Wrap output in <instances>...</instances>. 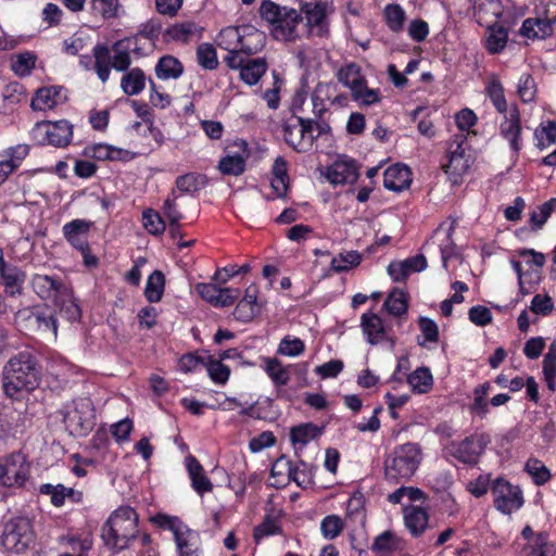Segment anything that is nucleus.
Returning a JSON list of instances; mask_svg holds the SVG:
<instances>
[{
    "label": "nucleus",
    "mask_w": 556,
    "mask_h": 556,
    "mask_svg": "<svg viewBox=\"0 0 556 556\" xmlns=\"http://www.w3.org/2000/svg\"><path fill=\"white\" fill-rule=\"evenodd\" d=\"M447 163L442 165L453 185H459L475 162V155L468 143V135L458 132L446 142Z\"/></svg>",
    "instance_id": "5"
},
{
    "label": "nucleus",
    "mask_w": 556,
    "mask_h": 556,
    "mask_svg": "<svg viewBox=\"0 0 556 556\" xmlns=\"http://www.w3.org/2000/svg\"><path fill=\"white\" fill-rule=\"evenodd\" d=\"M91 226V222L76 218L63 225L62 233L73 249L77 251L80 249H87Z\"/></svg>",
    "instance_id": "24"
},
{
    "label": "nucleus",
    "mask_w": 556,
    "mask_h": 556,
    "mask_svg": "<svg viewBox=\"0 0 556 556\" xmlns=\"http://www.w3.org/2000/svg\"><path fill=\"white\" fill-rule=\"evenodd\" d=\"M53 303L54 306L58 307L60 315L70 323L80 320L81 308L77 300L74 298L73 291L68 287H66L65 294L58 296Z\"/></svg>",
    "instance_id": "33"
},
{
    "label": "nucleus",
    "mask_w": 556,
    "mask_h": 556,
    "mask_svg": "<svg viewBox=\"0 0 556 556\" xmlns=\"http://www.w3.org/2000/svg\"><path fill=\"white\" fill-rule=\"evenodd\" d=\"M281 130L285 142L299 153L309 151L316 141L311 118L292 115L283 122Z\"/></svg>",
    "instance_id": "10"
},
{
    "label": "nucleus",
    "mask_w": 556,
    "mask_h": 556,
    "mask_svg": "<svg viewBox=\"0 0 556 556\" xmlns=\"http://www.w3.org/2000/svg\"><path fill=\"white\" fill-rule=\"evenodd\" d=\"M556 211V198H551L543 204L539 205L530 213L529 224L532 231H538L543 228L545 223L551 217L552 213Z\"/></svg>",
    "instance_id": "45"
},
{
    "label": "nucleus",
    "mask_w": 556,
    "mask_h": 556,
    "mask_svg": "<svg viewBox=\"0 0 556 556\" xmlns=\"http://www.w3.org/2000/svg\"><path fill=\"white\" fill-rule=\"evenodd\" d=\"M200 175L195 173H188L185 175H180L176 178V188L181 193H193L198 192L201 189V184L199 182Z\"/></svg>",
    "instance_id": "64"
},
{
    "label": "nucleus",
    "mask_w": 556,
    "mask_h": 556,
    "mask_svg": "<svg viewBox=\"0 0 556 556\" xmlns=\"http://www.w3.org/2000/svg\"><path fill=\"white\" fill-rule=\"evenodd\" d=\"M522 126L520 111L516 104H514L506 114L500 125L501 136L508 141L511 151L518 155L522 149L521 139Z\"/></svg>",
    "instance_id": "16"
},
{
    "label": "nucleus",
    "mask_w": 556,
    "mask_h": 556,
    "mask_svg": "<svg viewBox=\"0 0 556 556\" xmlns=\"http://www.w3.org/2000/svg\"><path fill=\"white\" fill-rule=\"evenodd\" d=\"M195 56L198 64L206 71H214L219 62L215 47L210 42H202L197 47Z\"/></svg>",
    "instance_id": "49"
},
{
    "label": "nucleus",
    "mask_w": 556,
    "mask_h": 556,
    "mask_svg": "<svg viewBox=\"0 0 556 556\" xmlns=\"http://www.w3.org/2000/svg\"><path fill=\"white\" fill-rule=\"evenodd\" d=\"M67 486L62 483L51 484V483H42L39 485V493L42 495L50 496V503L54 507H62L67 500Z\"/></svg>",
    "instance_id": "55"
},
{
    "label": "nucleus",
    "mask_w": 556,
    "mask_h": 556,
    "mask_svg": "<svg viewBox=\"0 0 556 556\" xmlns=\"http://www.w3.org/2000/svg\"><path fill=\"white\" fill-rule=\"evenodd\" d=\"M138 535V514L130 506L115 509L102 526L101 538L111 548L122 551Z\"/></svg>",
    "instance_id": "3"
},
{
    "label": "nucleus",
    "mask_w": 556,
    "mask_h": 556,
    "mask_svg": "<svg viewBox=\"0 0 556 556\" xmlns=\"http://www.w3.org/2000/svg\"><path fill=\"white\" fill-rule=\"evenodd\" d=\"M165 288V276L161 270H154L147 279L144 296L150 303L162 300Z\"/></svg>",
    "instance_id": "44"
},
{
    "label": "nucleus",
    "mask_w": 556,
    "mask_h": 556,
    "mask_svg": "<svg viewBox=\"0 0 556 556\" xmlns=\"http://www.w3.org/2000/svg\"><path fill=\"white\" fill-rule=\"evenodd\" d=\"M402 539L393 531L387 530L377 535L372 542L374 553H392L401 548Z\"/></svg>",
    "instance_id": "48"
},
{
    "label": "nucleus",
    "mask_w": 556,
    "mask_h": 556,
    "mask_svg": "<svg viewBox=\"0 0 556 556\" xmlns=\"http://www.w3.org/2000/svg\"><path fill=\"white\" fill-rule=\"evenodd\" d=\"M178 556H202V540L198 531L188 526L174 538Z\"/></svg>",
    "instance_id": "27"
},
{
    "label": "nucleus",
    "mask_w": 556,
    "mask_h": 556,
    "mask_svg": "<svg viewBox=\"0 0 556 556\" xmlns=\"http://www.w3.org/2000/svg\"><path fill=\"white\" fill-rule=\"evenodd\" d=\"M142 225L153 236H161L166 229V224L161 214L153 208H146L142 212Z\"/></svg>",
    "instance_id": "52"
},
{
    "label": "nucleus",
    "mask_w": 556,
    "mask_h": 556,
    "mask_svg": "<svg viewBox=\"0 0 556 556\" xmlns=\"http://www.w3.org/2000/svg\"><path fill=\"white\" fill-rule=\"evenodd\" d=\"M35 63L36 56L33 53L26 52L16 56L12 63V70L16 75L24 77L31 73Z\"/></svg>",
    "instance_id": "63"
},
{
    "label": "nucleus",
    "mask_w": 556,
    "mask_h": 556,
    "mask_svg": "<svg viewBox=\"0 0 556 556\" xmlns=\"http://www.w3.org/2000/svg\"><path fill=\"white\" fill-rule=\"evenodd\" d=\"M535 147L545 150L556 143V121L542 122L534 130Z\"/></svg>",
    "instance_id": "43"
},
{
    "label": "nucleus",
    "mask_w": 556,
    "mask_h": 556,
    "mask_svg": "<svg viewBox=\"0 0 556 556\" xmlns=\"http://www.w3.org/2000/svg\"><path fill=\"white\" fill-rule=\"evenodd\" d=\"M29 151L28 144L20 143L9 147L0 153V186L5 182L11 174L20 168Z\"/></svg>",
    "instance_id": "21"
},
{
    "label": "nucleus",
    "mask_w": 556,
    "mask_h": 556,
    "mask_svg": "<svg viewBox=\"0 0 556 556\" xmlns=\"http://www.w3.org/2000/svg\"><path fill=\"white\" fill-rule=\"evenodd\" d=\"M525 471L532 477L535 485H544L552 479L549 469L543 464L542 460L535 457H530L525 466Z\"/></svg>",
    "instance_id": "50"
},
{
    "label": "nucleus",
    "mask_w": 556,
    "mask_h": 556,
    "mask_svg": "<svg viewBox=\"0 0 556 556\" xmlns=\"http://www.w3.org/2000/svg\"><path fill=\"white\" fill-rule=\"evenodd\" d=\"M383 305L389 314L401 317L408 311V294L402 289H393Z\"/></svg>",
    "instance_id": "42"
},
{
    "label": "nucleus",
    "mask_w": 556,
    "mask_h": 556,
    "mask_svg": "<svg viewBox=\"0 0 556 556\" xmlns=\"http://www.w3.org/2000/svg\"><path fill=\"white\" fill-rule=\"evenodd\" d=\"M154 71L161 80L178 79L184 74V64L178 58L165 54L157 60Z\"/></svg>",
    "instance_id": "31"
},
{
    "label": "nucleus",
    "mask_w": 556,
    "mask_h": 556,
    "mask_svg": "<svg viewBox=\"0 0 556 556\" xmlns=\"http://www.w3.org/2000/svg\"><path fill=\"white\" fill-rule=\"evenodd\" d=\"M66 430L74 437H87L96 426V408L90 397H76L61 412Z\"/></svg>",
    "instance_id": "7"
},
{
    "label": "nucleus",
    "mask_w": 556,
    "mask_h": 556,
    "mask_svg": "<svg viewBox=\"0 0 556 556\" xmlns=\"http://www.w3.org/2000/svg\"><path fill=\"white\" fill-rule=\"evenodd\" d=\"M344 529V522L338 515H328L320 522V532L327 540L338 538Z\"/></svg>",
    "instance_id": "58"
},
{
    "label": "nucleus",
    "mask_w": 556,
    "mask_h": 556,
    "mask_svg": "<svg viewBox=\"0 0 556 556\" xmlns=\"http://www.w3.org/2000/svg\"><path fill=\"white\" fill-rule=\"evenodd\" d=\"M113 52L112 65L117 72H126L131 65L130 53L140 54L136 38L125 37L113 43L110 49Z\"/></svg>",
    "instance_id": "26"
},
{
    "label": "nucleus",
    "mask_w": 556,
    "mask_h": 556,
    "mask_svg": "<svg viewBox=\"0 0 556 556\" xmlns=\"http://www.w3.org/2000/svg\"><path fill=\"white\" fill-rule=\"evenodd\" d=\"M358 177V166L352 159H339L327 169V178L332 185L354 184Z\"/></svg>",
    "instance_id": "25"
},
{
    "label": "nucleus",
    "mask_w": 556,
    "mask_h": 556,
    "mask_svg": "<svg viewBox=\"0 0 556 556\" xmlns=\"http://www.w3.org/2000/svg\"><path fill=\"white\" fill-rule=\"evenodd\" d=\"M361 326L369 344L377 345L381 342H389L392 348L395 345V337L389 334L381 317L377 314L364 313L361 317Z\"/></svg>",
    "instance_id": "20"
},
{
    "label": "nucleus",
    "mask_w": 556,
    "mask_h": 556,
    "mask_svg": "<svg viewBox=\"0 0 556 556\" xmlns=\"http://www.w3.org/2000/svg\"><path fill=\"white\" fill-rule=\"evenodd\" d=\"M410 174V169L406 165H391L383 173V186L391 191H402L409 187Z\"/></svg>",
    "instance_id": "28"
},
{
    "label": "nucleus",
    "mask_w": 556,
    "mask_h": 556,
    "mask_svg": "<svg viewBox=\"0 0 556 556\" xmlns=\"http://www.w3.org/2000/svg\"><path fill=\"white\" fill-rule=\"evenodd\" d=\"M146 74L140 67H134L122 76L121 88L127 96H137L146 88Z\"/></svg>",
    "instance_id": "36"
},
{
    "label": "nucleus",
    "mask_w": 556,
    "mask_h": 556,
    "mask_svg": "<svg viewBox=\"0 0 556 556\" xmlns=\"http://www.w3.org/2000/svg\"><path fill=\"white\" fill-rule=\"evenodd\" d=\"M210 379L216 384H226L230 377V368L213 355L206 357L205 366Z\"/></svg>",
    "instance_id": "46"
},
{
    "label": "nucleus",
    "mask_w": 556,
    "mask_h": 556,
    "mask_svg": "<svg viewBox=\"0 0 556 556\" xmlns=\"http://www.w3.org/2000/svg\"><path fill=\"white\" fill-rule=\"evenodd\" d=\"M323 432L324 427H319L313 422H304L291 428L290 440L295 446V450H302L311 441L319 438Z\"/></svg>",
    "instance_id": "29"
},
{
    "label": "nucleus",
    "mask_w": 556,
    "mask_h": 556,
    "mask_svg": "<svg viewBox=\"0 0 556 556\" xmlns=\"http://www.w3.org/2000/svg\"><path fill=\"white\" fill-rule=\"evenodd\" d=\"M407 383L419 394L428 393L433 386V376L428 367H418L407 375Z\"/></svg>",
    "instance_id": "40"
},
{
    "label": "nucleus",
    "mask_w": 556,
    "mask_h": 556,
    "mask_svg": "<svg viewBox=\"0 0 556 556\" xmlns=\"http://www.w3.org/2000/svg\"><path fill=\"white\" fill-rule=\"evenodd\" d=\"M119 7V0H91L92 12L101 15L104 20L116 17Z\"/></svg>",
    "instance_id": "60"
},
{
    "label": "nucleus",
    "mask_w": 556,
    "mask_h": 556,
    "mask_svg": "<svg viewBox=\"0 0 556 556\" xmlns=\"http://www.w3.org/2000/svg\"><path fill=\"white\" fill-rule=\"evenodd\" d=\"M258 13L269 24L271 35L276 40L294 42L301 38L299 26L304 17L298 10L280 5L271 0H263Z\"/></svg>",
    "instance_id": "2"
},
{
    "label": "nucleus",
    "mask_w": 556,
    "mask_h": 556,
    "mask_svg": "<svg viewBox=\"0 0 556 556\" xmlns=\"http://www.w3.org/2000/svg\"><path fill=\"white\" fill-rule=\"evenodd\" d=\"M25 273L18 267L9 265L1 276L0 282L4 286L5 292L11 296L22 293V286L25 281Z\"/></svg>",
    "instance_id": "38"
},
{
    "label": "nucleus",
    "mask_w": 556,
    "mask_h": 556,
    "mask_svg": "<svg viewBox=\"0 0 556 556\" xmlns=\"http://www.w3.org/2000/svg\"><path fill=\"white\" fill-rule=\"evenodd\" d=\"M36 539L34 525L26 516H13L2 523L0 545L7 553L23 554Z\"/></svg>",
    "instance_id": "6"
},
{
    "label": "nucleus",
    "mask_w": 556,
    "mask_h": 556,
    "mask_svg": "<svg viewBox=\"0 0 556 556\" xmlns=\"http://www.w3.org/2000/svg\"><path fill=\"white\" fill-rule=\"evenodd\" d=\"M238 150L227 152L218 161L217 169L226 176H240L245 172L247 160L250 156L248 142L243 139H237L232 143Z\"/></svg>",
    "instance_id": "15"
},
{
    "label": "nucleus",
    "mask_w": 556,
    "mask_h": 556,
    "mask_svg": "<svg viewBox=\"0 0 556 556\" xmlns=\"http://www.w3.org/2000/svg\"><path fill=\"white\" fill-rule=\"evenodd\" d=\"M266 71L267 63L265 59H249L240 71V77L245 84L253 86L260 81Z\"/></svg>",
    "instance_id": "39"
},
{
    "label": "nucleus",
    "mask_w": 556,
    "mask_h": 556,
    "mask_svg": "<svg viewBox=\"0 0 556 556\" xmlns=\"http://www.w3.org/2000/svg\"><path fill=\"white\" fill-rule=\"evenodd\" d=\"M42 379V365L38 355L23 350L12 355L3 366L2 389L7 397L20 399L35 391Z\"/></svg>",
    "instance_id": "1"
},
{
    "label": "nucleus",
    "mask_w": 556,
    "mask_h": 556,
    "mask_svg": "<svg viewBox=\"0 0 556 556\" xmlns=\"http://www.w3.org/2000/svg\"><path fill=\"white\" fill-rule=\"evenodd\" d=\"M488 36L485 38V49L490 54L501 53L508 40V30L497 22L489 25L486 28Z\"/></svg>",
    "instance_id": "35"
},
{
    "label": "nucleus",
    "mask_w": 556,
    "mask_h": 556,
    "mask_svg": "<svg viewBox=\"0 0 556 556\" xmlns=\"http://www.w3.org/2000/svg\"><path fill=\"white\" fill-rule=\"evenodd\" d=\"M383 21L392 33L399 34L404 29L405 10L399 3H389L383 9Z\"/></svg>",
    "instance_id": "41"
},
{
    "label": "nucleus",
    "mask_w": 556,
    "mask_h": 556,
    "mask_svg": "<svg viewBox=\"0 0 556 556\" xmlns=\"http://www.w3.org/2000/svg\"><path fill=\"white\" fill-rule=\"evenodd\" d=\"M545 16L527 17L522 21L519 28V35L531 41L545 40L551 38L555 31L556 16L548 18L547 10L544 11Z\"/></svg>",
    "instance_id": "18"
},
{
    "label": "nucleus",
    "mask_w": 556,
    "mask_h": 556,
    "mask_svg": "<svg viewBox=\"0 0 556 556\" xmlns=\"http://www.w3.org/2000/svg\"><path fill=\"white\" fill-rule=\"evenodd\" d=\"M153 522L162 529L169 530L174 538L178 532H181L187 527L180 518L161 513L153 517Z\"/></svg>",
    "instance_id": "61"
},
{
    "label": "nucleus",
    "mask_w": 556,
    "mask_h": 556,
    "mask_svg": "<svg viewBox=\"0 0 556 556\" xmlns=\"http://www.w3.org/2000/svg\"><path fill=\"white\" fill-rule=\"evenodd\" d=\"M362 262V255L357 251H350L345 254L341 253L331 261V268L336 273H344L356 267Z\"/></svg>",
    "instance_id": "57"
},
{
    "label": "nucleus",
    "mask_w": 556,
    "mask_h": 556,
    "mask_svg": "<svg viewBox=\"0 0 556 556\" xmlns=\"http://www.w3.org/2000/svg\"><path fill=\"white\" fill-rule=\"evenodd\" d=\"M33 132L40 144L64 148L73 139V125L66 119L43 121L36 124Z\"/></svg>",
    "instance_id": "12"
},
{
    "label": "nucleus",
    "mask_w": 556,
    "mask_h": 556,
    "mask_svg": "<svg viewBox=\"0 0 556 556\" xmlns=\"http://www.w3.org/2000/svg\"><path fill=\"white\" fill-rule=\"evenodd\" d=\"M336 77L340 84L344 87L349 88L351 92L361 87L366 83V77L362 72V67L356 62H349L345 65L341 66ZM357 92V90H355ZM357 93H355L356 96Z\"/></svg>",
    "instance_id": "30"
},
{
    "label": "nucleus",
    "mask_w": 556,
    "mask_h": 556,
    "mask_svg": "<svg viewBox=\"0 0 556 556\" xmlns=\"http://www.w3.org/2000/svg\"><path fill=\"white\" fill-rule=\"evenodd\" d=\"M16 320L25 330L36 333H50L53 338L58 334V321L54 311L48 305L25 307L16 313Z\"/></svg>",
    "instance_id": "11"
},
{
    "label": "nucleus",
    "mask_w": 556,
    "mask_h": 556,
    "mask_svg": "<svg viewBox=\"0 0 556 556\" xmlns=\"http://www.w3.org/2000/svg\"><path fill=\"white\" fill-rule=\"evenodd\" d=\"M485 96L498 113L506 114L507 111H509L505 98V90L497 75H492L486 83Z\"/></svg>",
    "instance_id": "37"
},
{
    "label": "nucleus",
    "mask_w": 556,
    "mask_h": 556,
    "mask_svg": "<svg viewBox=\"0 0 556 556\" xmlns=\"http://www.w3.org/2000/svg\"><path fill=\"white\" fill-rule=\"evenodd\" d=\"M517 93L523 103L532 102L536 93V84L530 73H523L518 80Z\"/></svg>",
    "instance_id": "59"
},
{
    "label": "nucleus",
    "mask_w": 556,
    "mask_h": 556,
    "mask_svg": "<svg viewBox=\"0 0 556 556\" xmlns=\"http://www.w3.org/2000/svg\"><path fill=\"white\" fill-rule=\"evenodd\" d=\"M305 350V344L300 338H291L286 336L279 343L278 354L286 356H298Z\"/></svg>",
    "instance_id": "62"
},
{
    "label": "nucleus",
    "mask_w": 556,
    "mask_h": 556,
    "mask_svg": "<svg viewBox=\"0 0 556 556\" xmlns=\"http://www.w3.org/2000/svg\"><path fill=\"white\" fill-rule=\"evenodd\" d=\"M422 459L418 443L407 442L394 447L384 460V477L390 483L409 480L417 471Z\"/></svg>",
    "instance_id": "4"
},
{
    "label": "nucleus",
    "mask_w": 556,
    "mask_h": 556,
    "mask_svg": "<svg viewBox=\"0 0 556 556\" xmlns=\"http://www.w3.org/2000/svg\"><path fill=\"white\" fill-rule=\"evenodd\" d=\"M491 491L494 496V507L504 515H510L525 504L521 489L505 478H496L491 485Z\"/></svg>",
    "instance_id": "13"
},
{
    "label": "nucleus",
    "mask_w": 556,
    "mask_h": 556,
    "mask_svg": "<svg viewBox=\"0 0 556 556\" xmlns=\"http://www.w3.org/2000/svg\"><path fill=\"white\" fill-rule=\"evenodd\" d=\"M30 287L41 300L54 301L58 296L65 294L67 286L58 275L34 274Z\"/></svg>",
    "instance_id": "17"
},
{
    "label": "nucleus",
    "mask_w": 556,
    "mask_h": 556,
    "mask_svg": "<svg viewBox=\"0 0 556 556\" xmlns=\"http://www.w3.org/2000/svg\"><path fill=\"white\" fill-rule=\"evenodd\" d=\"M264 41V35L257 30L251 31L247 35L241 34V41L238 49L245 55H252L262 50Z\"/></svg>",
    "instance_id": "54"
},
{
    "label": "nucleus",
    "mask_w": 556,
    "mask_h": 556,
    "mask_svg": "<svg viewBox=\"0 0 556 556\" xmlns=\"http://www.w3.org/2000/svg\"><path fill=\"white\" fill-rule=\"evenodd\" d=\"M67 101V90L63 86H45L36 90L30 106L34 111H46Z\"/></svg>",
    "instance_id": "22"
},
{
    "label": "nucleus",
    "mask_w": 556,
    "mask_h": 556,
    "mask_svg": "<svg viewBox=\"0 0 556 556\" xmlns=\"http://www.w3.org/2000/svg\"><path fill=\"white\" fill-rule=\"evenodd\" d=\"M195 30V24L192 22L176 23L167 27L164 33V40L187 43Z\"/></svg>",
    "instance_id": "47"
},
{
    "label": "nucleus",
    "mask_w": 556,
    "mask_h": 556,
    "mask_svg": "<svg viewBox=\"0 0 556 556\" xmlns=\"http://www.w3.org/2000/svg\"><path fill=\"white\" fill-rule=\"evenodd\" d=\"M280 517V514H275L274 509L266 513L263 521L253 529L254 541L260 543L265 538L281 534Z\"/></svg>",
    "instance_id": "34"
},
{
    "label": "nucleus",
    "mask_w": 556,
    "mask_h": 556,
    "mask_svg": "<svg viewBox=\"0 0 556 556\" xmlns=\"http://www.w3.org/2000/svg\"><path fill=\"white\" fill-rule=\"evenodd\" d=\"M240 41V28L235 26H228L223 28L216 37L217 46L226 51L238 49Z\"/></svg>",
    "instance_id": "53"
},
{
    "label": "nucleus",
    "mask_w": 556,
    "mask_h": 556,
    "mask_svg": "<svg viewBox=\"0 0 556 556\" xmlns=\"http://www.w3.org/2000/svg\"><path fill=\"white\" fill-rule=\"evenodd\" d=\"M490 443V434L476 432L467 435L462 441L450 442L445 451L458 462L475 467L479 464L482 454Z\"/></svg>",
    "instance_id": "9"
},
{
    "label": "nucleus",
    "mask_w": 556,
    "mask_h": 556,
    "mask_svg": "<svg viewBox=\"0 0 556 556\" xmlns=\"http://www.w3.org/2000/svg\"><path fill=\"white\" fill-rule=\"evenodd\" d=\"M427 268V258L417 254L404 261H393L388 266V274L394 282H405L413 273H420Z\"/></svg>",
    "instance_id": "23"
},
{
    "label": "nucleus",
    "mask_w": 556,
    "mask_h": 556,
    "mask_svg": "<svg viewBox=\"0 0 556 556\" xmlns=\"http://www.w3.org/2000/svg\"><path fill=\"white\" fill-rule=\"evenodd\" d=\"M265 371L274 384L278 387L287 386L290 381V375L288 370L276 357L265 359Z\"/></svg>",
    "instance_id": "51"
},
{
    "label": "nucleus",
    "mask_w": 556,
    "mask_h": 556,
    "mask_svg": "<svg viewBox=\"0 0 556 556\" xmlns=\"http://www.w3.org/2000/svg\"><path fill=\"white\" fill-rule=\"evenodd\" d=\"M299 13L304 15L308 36L325 37L329 33L327 22V3L323 0L302 1Z\"/></svg>",
    "instance_id": "14"
},
{
    "label": "nucleus",
    "mask_w": 556,
    "mask_h": 556,
    "mask_svg": "<svg viewBox=\"0 0 556 556\" xmlns=\"http://www.w3.org/2000/svg\"><path fill=\"white\" fill-rule=\"evenodd\" d=\"M402 514L404 526L410 536L414 539L421 538L429 528V508L409 504L402 507Z\"/></svg>",
    "instance_id": "19"
},
{
    "label": "nucleus",
    "mask_w": 556,
    "mask_h": 556,
    "mask_svg": "<svg viewBox=\"0 0 556 556\" xmlns=\"http://www.w3.org/2000/svg\"><path fill=\"white\" fill-rule=\"evenodd\" d=\"M31 466L25 454L13 452L0 459V485L24 489L30 479Z\"/></svg>",
    "instance_id": "8"
},
{
    "label": "nucleus",
    "mask_w": 556,
    "mask_h": 556,
    "mask_svg": "<svg viewBox=\"0 0 556 556\" xmlns=\"http://www.w3.org/2000/svg\"><path fill=\"white\" fill-rule=\"evenodd\" d=\"M357 94L355 96V89L351 92V97L354 101L359 102L362 106H369L372 104L380 103L382 100L381 92L378 88L372 89L368 87V81L361 87L356 88Z\"/></svg>",
    "instance_id": "56"
},
{
    "label": "nucleus",
    "mask_w": 556,
    "mask_h": 556,
    "mask_svg": "<svg viewBox=\"0 0 556 556\" xmlns=\"http://www.w3.org/2000/svg\"><path fill=\"white\" fill-rule=\"evenodd\" d=\"M92 54L94 58V72L98 78L105 84L113 68L111 50L106 45L98 43L93 47Z\"/></svg>",
    "instance_id": "32"
}]
</instances>
